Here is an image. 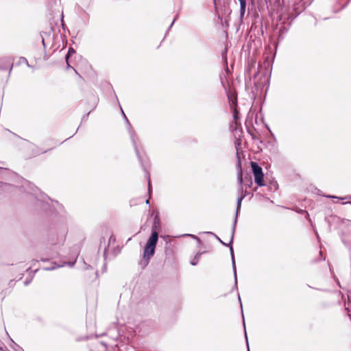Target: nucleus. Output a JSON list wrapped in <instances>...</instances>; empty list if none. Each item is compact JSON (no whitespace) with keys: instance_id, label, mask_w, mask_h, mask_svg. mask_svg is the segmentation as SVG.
<instances>
[{"instance_id":"nucleus-4","label":"nucleus","mask_w":351,"mask_h":351,"mask_svg":"<svg viewBox=\"0 0 351 351\" xmlns=\"http://www.w3.org/2000/svg\"><path fill=\"white\" fill-rule=\"evenodd\" d=\"M68 232V229L64 223L60 225L59 226L54 227L51 232L50 234V243L52 245H56L61 242H63Z\"/></svg>"},{"instance_id":"nucleus-37","label":"nucleus","mask_w":351,"mask_h":351,"mask_svg":"<svg viewBox=\"0 0 351 351\" xmlns=\"http://www.w3.org/2000/svg\"><path fill=\"white\" fill-rule=\"evenodd\" d=\"M222 243L223 245H226V246H228V247H229V243H228V244H227V243H225V242H223V241H222V243Z\"/></svg>"},{"instance_id":"nucleus-24","label":"nucleus","mask_w":351,"mask_h":351,"mask_svg":"<svg viewBox=\"0 0 351 351\" xmlns=\"http://www.w3.org/2000/svg\"><path fill=\"white\" fill-rule=\"evenodd\" d=\"M33 145L36 147V152H34L35 155H40L41 154H45L48 152V150H43L35 145Z\"/></svg>"},{"instance_id":"nucleus-11","label":"nucleus","mask_w":351,"mask_h":351,"mask_svg":"<svg viewBox=\"0 0 351 351\" xmlns=\"http://www.w3.org/2000/svg\"><path fill=\"white\" fill-rule=\"evenodd\" d=\"M245 195H241L239 196V197L237 199L236 213H235V217L234 219L233 225H232V228L233 232H235L236 226H237V218H238V215H239V214L240 213V210H241V202H242V200L245 198Z\"/></svg>"},{"instance_id":"nucleus-10","label":"nucleus","mask_w":351,"mask_h":351,"mask_svg":"<svg viewBox=\"0 0 351 351\" xmlns=\"http://www.w3.org/2000/svg\"><path fill=\"white\" fill-rule=\"evenodd\" d=\"M50 25H52V23H50ZM49 32H42L40 33V36L42 38V43L45 47V40L47 39H53L56 35L55 29L53 25H50L49 27Z\"/></svg>"},{"instance_id":"nucleus-29","label":"nucleus","mask_w":351,"mask_h":351,"mask_svg":"<svg viewBox=\"0 0 351 351\" xmlns=\"http://www.w3.org/2000/svg\"><path fill=\"white\" fill-rule=\"evenodd\" d=\"M62 265H58V266H53L51 267H47V268H45V270H52V269H54L57 267H61Z\"/></svg>"},{"instance_id":"nucleus-1","label":"nucleus","mask_w":351,"mask_h":351,"mask_svg":"<svg viewBox=\"0 0 351 351\" xmlns=\"http://www.w3.org/2000/svg\"><path fill=\"white\" fill-rule=\"evenodd\" d=\"M313 0H300L298 4L293 5V10L294 13L287 14V7L289 3V0H266L267 7L276 12L279 15L280 21L293 20L298 16L306 6L309 5Z\"/></svg>"},{"instance_id":"nucleus-14","label":"nucleus","mask_w":351,"mask_h":351,"mask_svg":"<svg viewBox=\"0 0 351 351\" xmlns=\"http://www.w3.org/2000/svg\"><path fill=\"white\" fill-rule=\"evenodd\" d=\"M350 0H339L337 3L339 5V8L336 9V11H339L346 8L350 3Z\"/></svg>"},{"instance_id":"nucleus-16","label":"nucleus","mask_w":351,"mask_h":351,"mask_svg":"<svg viewBox=\"0 0 351 351\" xmlns=\"http://www.w3.org/2000/svg\"><path fill=\"white\" fill-rule=\"evenodd\" d=\"M252 184V178L247 175L243 178V187H250Z\"/></svg>"},{"instance_id":"nucleus-44","label":"nucleus","mask_w":351,"mask_h":351,"mask_svg":"<svg viewBox=\"0 0 351 351\" xmlns=\"http://www.w3.org/2000/svg\"><path fill=\"white\" fill-rule=\"evenodd\" d=\"M106 250H107V249H106V248H105V250H104V255H106Z\"/></svg>"},{"instance_id":"nucleus-12","label":"nucleus","mask_w":351,"mask_h":351,"mask_svg":"<svg viewBox=\"0 0 351 351\" xmlns=\"http://www.w3.org/2000/svg\"><path fill=\"white\" fill-rule=\"evenodd\" d=\"M237 182H241L243 178V171H242V167H241V157L239 154V153H237Z\"/></svg>"},{"instance_id":"nucleus-31","label":"nucleus","mask_w":351,"mask_h":351,"mask_svg":"<svg viewBox=\"0 0 351 351\" xmlns=\"http://www.w3.org/2000/svg\"><path fill=\"white\" fill-rule=\"evenodd\" d=\"M186 235H187V236H189V237H193V238H194V239H197V240L199 241V239L197 237H196V236H195V235H193V234H186Z\"/></svg>"},{"instance_id":"nucleus-3","label":"nucleus","mask_w":351,"mask_h":351,"mask_svg":"<svg viewBox=\"0 0 351 351\" xmlns=\"http://www.w3.org/2000/svg\"><path fill=\"white\" fill-rule=\"evenodd\" d=\"M121 111H122V114L123 115V119L125 120V122L128 124V132L130 133V139H131V141L132 142V145H133V147L134 148L136 154V156H137V157L138 158V160H139V162H140V163L141 165V167H142L143 171L145 173V176H146V178L148 180L149 192H150L151 189H150L149 173V172L147 170V167H146L145 162L144 159L143 158V157L141 156L139 150L138 149V144H137L138 137H137L136 134H135L134 131L133 130V129L132 128V125L130 123V122H129L128 118L126 117L125 114H124L123 111L122 110H121Z\"/></svg>"},{"instance_id":"nucleus-17","label":"nucleus","mask_w":351,"mask_h":351,"mask_svg":"<svg viewBox=\"0 0 351 351\" xmlns=\"http://www.w3.org/2000/svg\"><path fill=\"white\" fill-rule=\"evenodd\" d=\"M255 64L256 62L253 60L252 59L248 62V66L247 69V73L250 75V73L252 72V70L253 69H255Z\"/></svg>"},{"instance_id":"nucleus-25","label":"nucleus","mask_w":351,"mask_h":351,"mask_svg":"<svg viewBox=\"0 0 351 351\" xmlns=\"http://www.w3.org/2000/svg\"><path fill=\"white\" fill-rule=\"evenodd\" d=\"M19 62L20 63H25L28 67H32L30 64H29L27 60L24 57H21Z\"/></svg>"},{"instance_id":"nucleus-32","label":"nucleus","mask_w":351,"mask_h":351,"mask_svg":"<svg viewBox=\"0 0 351 351\" xmlns=\"http://www.w3.org/2000/svg\"><path fill=\"white\" fill-rule=\"evenodd\" d=\"M60 25H61V27H62V29H63L64 30H65L66 23H60Z\"/></svg>"},{"instance_id":"nucleus-46","label":"nucleus","mask_w":351,"mask_h":351,"mask_svg":"<svg viewBox=\"0 0 351 351\" xmlns=\"http://www.w3.org/2000/svg\"><path fill=\"white\" fill-rule=\"evenodd\" d=\"M265 28H267V24L268 23H265Z\"/></svg>"},{"instance_id":"nucleus-20","label":"nucleus","mask_w":351,"mask_h":351,"mask_svg":"<svg viewBox=\"0 0 351 351\" xmlns=\"http://www.w3.org/2000/svg\"><path fill=\"white\" fill-rule=\"evenodd\" d=\"M240 2V7H241V14H243L245 10V6H246V1L245 0H239Z\"/></svg>"},{"instance_id":"nucleus-8","label":"nucleus","mask_w":351,"mask_h":351,"mask_svg":"<svg viewBox=\"0 0 351 351\" xmlns=\"http://www.w3.org/2000/svg\"><path fill=\"white\" fill-rule=\"evenodd\" d=\"M14 58L11 56H5L0 58V71L9 70L8 75H10L13 68Z\"/></svg>"},{"instance_id":"nucleus-45","label":"nucleus","mask_w":351,"mask_h":351,"mask_svg":"<svg viewBox=\"0 0 351 351\" xmlns=\"http://www.w3.org/2000/svg\"><path fill=\"white\" fill-rule=\"evenodd\" d=\"M176 19H173L172 21V23H174L176 21Z\"/></svg>"},{"instance_id":"nucleus-47","label":"nucleus","mask_w":351,"mask_h":351,"mask_svg":"<svg viewBox=\"0 0 351 351\" xmlns=\"http://www.w3.org/2000/svg\"><path fill=\"white\" fill-rule=\"evenodd\" d=\"M226 26L228 27V23H226Z\"/></svg>"},{"instance_id":"nucleus-19","label":"nucleus","mask_w":351,"mask_h":351,"mask_svg":"<svg viewBox=\"0 0 351 351\" xmlns=\"http://www.w3.org/2000/svg\"><path fill=\"white\" fill-rule=\"evenodd\" d=\"M201 255H202V253H197L195 255V256L191 261V264L192 265H196L199 261V259Z\"/></svg>"},{"instance_id":"nucleus-39","label":"nucleus","mask_w":351,"mask_h":351,"mask_svg":"<svg viewBox=\"0 0 351 351\" xmlns=\"http://www.w3.org/2000/svg\"><path fill=\"white\" fill-rule=\"evenodd\" d=\"M40 261H43V262H45V261H47V259H46V258H41V259H40Z\"/></svg>"},{"instance_id":"nucleus-21","label":"nucleus","mask_w":351,"mask_h":351,"mask_svg":"<svg viewBox=\"0 0 351 351\" xmlns=\"http://www.w3.org/2000/svg\"><path fill=\"white\" fill-rule=\"evenodd\" d=\"M75 53V49H74L73 48L70 47V48L69 49L68 53H67V54H66V57H65V59H66V62H68V59H69V56H70L71 54ZM67 66H68V67H69V66H70V65H69V63H67Z\"/></svg>"},{"instance_id":"nucleus-2","label":"nucleus","mask_w":351,"mask_h":351,"mask_svg":"<svg viewBox=\"0 0 351 351\" xmlns=\"http://www.w3.org/2000/svg\"><path fill=\"white\" fill-rule=\"evenodd\" d=\"M160 227V219L158 215L155 216L152 226V234L148 238L145 244L143 252V258L145 261V265L146 266L151 257L155 253L156 247L158 240V233L157 232L158 228Z\"/></svg>"},{"instance_id":"nucleus-6","label":"nucleus","mask_w":351,"mask_h":351,"mask_svg":"<svg viewBox=\"0 0 351 351\" xmlns=\"http://www.w3.org/2000/svg\"><path fill=\"white\" fill-rule=\"evenodd\" d=\"M234 232H233V230H232L230 241V243H229V247H230V251L231 262H232V269H233V273H234V283L233 289H235L236 290H238L237 268H236V263H235L234 251H233V247H232V243H233V239H234Z\"/></svg>"},{"instance_id":"nucleus-38","label":"nucleus","mask_w":351,"mask_h":351,"mask_svg":"<svg viewBox=\"0 0 351 351\" xmlns=\"http://www.w3.org/2000/svg\"><path fill=\"white\" fill-rule=\"evenodd\" d=\"M222 243L223 245H226V246H228V247H229V243H228V244H227V243H225V242H223V241H222V243Z\"/></svg>"},{"instance_id":"nucleus-42","label":"nucleus","mask_w":351,"mask_h":351,"mask_svg":"<svg viewBox=\"0 0 351 351\" xmlns=\"http://www.w3.org/2000/svg\"><path fill=\"white\" fill-rule=\"evenodd\" d=\"M238 297H239V302H241V298H240V295H239V293H238Z\"/></svg>"},{"instance_id":"nucleus-28","label":"nucleus","mask_w":351,"mask_h":351,"mask_svg":"<svg viewBox=\"0 0 351 351\" xmlns=\"http://www.w3.org/2000/svg\"><path fill=\"white\" fill-rule=\"evenodd\" d=\"M206 233H207V234H212V235L215 236V238H216V239H217L220 243H222L221 239L219 237H217L216 234H215L214 233H213V232H207Z\"/></svg>"},{"instance_id":"nucleus-35","label":"nucleus","mask_w":351,"mask_h":351,"mask_svg":"<svg viewBox=\"0 0 351 351\" xmlns=\"http://www.w3.org/2000/svg\"><path fill=\"white\" fill-rule=\"evenodd\" d=\"M234 119H237V113H236V112H234Z\"/></svg>"},{"instance_id":"nucleus-13","label":"nucleus","mask_w":351,"mask_h":351,"mask_svg":"<svg viewBox=\"0 0 351 351\" xmlns=\"http://www.w3.org/2000/svg\"><path fill=\"white\" fill-rule=\"evenodd\" d=\"M107 346L102 341H97L90 348V351H106Z\"/></svg>"},{"instance_id":"nucleus-26","label":"nucleus","mask_w":351,"mask_h":351,"mask_svg":"<svg viewBox=\"0 0 351 351\" xmlns=\"http://www.w3.org/2000/svg\"><path fill=\"white\" fill-rule=\"evenodd\" d=\"M243 326H244V329H245V340H246V343H247V351H250V348H249V344H248V341H247V332H246V330H245V321H244V317L243 316Z\"/></svg>"},{"instance_id":"nucleus-15","label":"nucleus","mask_w":351,"mask_h":351,"mask_svg":"<svg viewBox=\"0 0 351 351\" xmlns=\"http://www.w3.org/2000/svg\"><path fill=\"white\" fill-rule=\"evenodd\" d=\"M227 51H228V49L226 47L224 49V50L221 52V58H222V60L224 62V64L226 65V72L228 73L229 72V69L228 67L227 66V64H228V61H227Z\"/></svg>"},{"instance_id":"nucleus-27","label":"nucleus","mask_w":351,"mask_h":351,"mask_svg":"<svg viewBox=\"0 0 351 351\" xmlns=\"http://www.w3.org/2000/svg\"><path fill=\"white\" fill-rule=\"evenodd\" d=\"M271 187L274 189V191H276L278 188V184L277 182L274 181L271 182Z\"/></svg>"},{"instance_id":"nucleus-9","label":"nucleus","mask_w":351,"mask_h":351,"mask_svg":"<svg viewBox=\"0 0 351 351\" xmlns=\"http://www.w3.org/2000/svg\"><path fill=\"white\" fill-rule=\"evenodd\" d=\"M48 20L51 22H64V15L62 11L60 10H54L51 11V13H49L47 16Z\"/></svg>"},{"instance_id":"nucleus-36","label":"nucleus","mask_w":351,"mask_h":351,"mask_svg":"<svg viewBox=\"0 0 351 351\" xmlns=\"http://www.w3.org/2000/svg\"><path fill=\"white\" fill-rule=\"evenodd\" d=\"M14 135H15L16 136H17V138H21V139H23V140H24V141H27L26 139H24V138H23L20 137L19 136H18V135H16V134H14Z\"/></svg>"},{"instance_id":"nucleus-23","label":"nucleus","mask_w":351,"mask_h":351,"mask_svg":"<svg viewBox=\"0 0 351 351\" xmlns=\"http://www.w3.org/2000/svg\"><path fill=\"white\" fill-rule=\"evenodd\" d=\"M327 197H329V198H339V199H346V200H347V202L345 204H348V203L351 204V196H346V197H337L336 196L328 195Z\"/></svg>"},{"instance_id":"nucleus-22","label":"nucleus","mask_w":351,"mask_h":351,"mask_svg":"<svg viewBox=\"0 0 351 351\" xmlns=\"http://www.w3.org/2000/svg\"><path fill=\"white\" fill-rule=\"evenodd\" d=\"M238 184H239L238 193L239 194V195H244V193H243V178H242V182H238ZM245 195H246V193H245Z\"/></svg>"},{"instance_id":"nucleus-48","label":"nucleus","mask_w":351,"mask_h":351,"mask_svg":"<svg viewBox=\"0 0 351 351\" xmlns=\"http://www.w3.org/2000/svg\"><path fill=\"white\" fill-rule=\"evenodd\" d=\"M104 269H106V264L104 265Z\"/></svg>"},{"instance_id":"nucleus-34","label":"nucleus","mask_w":351,"mask_h":351,"mask_svg":"<svg viewBox=\"0 0 351 351\" xmlns=\"http://www.w3.org/2000/svg\"><path fill=\"white\" fill-rule=\"evenodd\" d=\"M173 24H174L173 23H171V25H170V26L169 27V28H168V30H167V31H169V30L171 28V27L173 26Z\"/></svg>"},{"instance_id":"nucleus-7","label":"nucleus","mask_w":351,"mask_h":351,"mask_svg":"<svg viewBox=\"0 0 351 351\" xmlns=\"http://www.w3.org/2000/svg\"><path fill=\"white\" fill-rule=\"evenodd\" d=\"M285 23H271L273 28V36L278 37V40L283 39L284 35L288 32L289 28L284 26Z\"/></svg>"},{"instance_id":"nucleus-18","label":"nucleus","mask_w":351,"mask_h":351,"mask_svg":"<svg viewBox=\"0 0 351 351\" xmlns=\"http://www.w3.org/2000/svg\"><path fill=\"white\" fill-rule=\"evenodd\" d=\"M228 98L229 102L231 103V105L232 106L237 105V99L236 97H234L232 94H228Z\"/></svg>"},{"instance_id":"nucleus-33","label":"nucleus","mask_w":351,"mask_h":351,"mask_svg":"<svg viewBox=\"0 0 351 351\" xmlns=\"http://www.w3.org/2000/svg\"><path fill=\"white\" fill-rule=\"evenodd\" d=\"M30 282H31V280H26V281L25 282V285H26V286H27V285H28L30 283Z\"/></svg>"},{"instance_id":"nucleus-43","label":"nucleus","mask_w":351,"mask_h":351,"mask_svg":"<svg viewBox=\"0 0 351 351\" xmlns=\"http://www.w3.org/2000/svg\"><path fill=\"white\" fill-rule=\"evenodd\" d=\"M315 234H316L317 238L319 239V235L317 232H315Z\"/></svg>"},{"instance_id":"nucleus-30","label":"nucleus","mask_w":351,"mask_h":351,"mask_svg":"<svg viewBox=\"0 0 351 351\" xmlns=\"http://www.w3.org/2000/svg\"><path fill=\"white\" fill-rule=\"evenodd\" d=\"M76 259H77V257L75 258V261L73 262H69L67 264L70 266V267H73L75 264V263L76 262Z\"/></svg>"},{"instance_id":"nucleus-40","label":"nucleus","mask_w":351,"mask_h":351,"mask_svg":"<svg viewBox=\"0 0 351 351\" xmlns=\"http://www.w3.org/2000/svg\"><path fill=\"white\" fill-rule=\"evenodd\" d=\"M258 74V72L257 71H255L254 73V77H255L256 76V75Z\"/></svg>"},{"instance_id":"nucleus-5","label":"nucleus","mask_w":351,"mask_h":351,"mask_svg":"<svg viewBox=\"0 0 351 351\" xmlns=\"http://www.w3.org/2000/svg\"><path fill=\"white\" fill-rule=\"evenodd\" d=\"M252 171L254 176L255 183L259 186H265L264 183V174L262 167L258 165L256 162H251Z\"/></svg>"},{"instance_id":"nucleus-41","label":"nucleus","mask_w":351,"mask_h":351,"mask_svg":"<svg viewBox=\"0 0 351 351\" xmlns=\"http://www.w3.org/2000/svg\"><path fill=\"white\" fill-rule=\"evenodd\" d=\"M146 204H149V199L146 200Z\"/></svg>"}]
</instances>
